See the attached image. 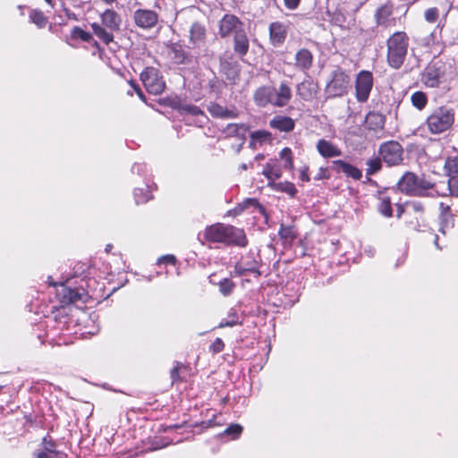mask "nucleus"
I'll list each match as a JSON object with an SVG mask.
<instances>
[{"label":"nucleus","instance_id":"f257e3e1","mask_svg":"<svg viewBox=\"0 0 458 458\" xmlns=\"http://www.w3.org/2000/svg\"><path fill=\"white\" fill-rule=\"evenodd\" d=\"M205 237L209 242L227 245L233 244L244 247L248 243L243 230L224 224H216L208 226L205 230Z\"/></svg>","mask_w":458,"mask_h":458},{"label":"nucleus","instance_id":"f03ea898","mask_svg":"<svg viewBox=\"0 0 458 458\" xmlns=\"http://www.w3.org/2000/svg\"><path fill=\"white\" fill-rule=\"evenodd\" d=\"M386 61L390 67L399 69L403 64L409 47V37L404 31H396L386 41Z\"/></svg>","mask_w":458,"mask_h":458},{"label":"nucleus","instance_id":"7ed1b4c3","mask_svg":"<svg viewBox=\"0 0 458 458\" xmlns=\"http://www.w3.org/2000/svg\"><path fill=\"white\" fill-rule=\"evenodd\" d=\"M101 24L93 22L90 27L93 33L106 45L114 41V32L120 30L122 18L113 9H106L100 15Z\"/></svg>","mask_w":458,"mask_h":458},{"label":"nucleus","instance_id":"20e7f679","mask_svg":"<svg viewBox=\"0 0 458 458\" xmlns=\"http://www.w3.org/2000/svg\"><path fill=\"white\" fill-rule=\"evenodd\" d=\"M454 122V113L445 106L435 110L428 118V130L432 133H441L448 130Z\"/></svg>","mask_w":458,"mask_h":458},{"label":"nucleus","instance_id":"39448f33","mask_svg":"<svg viewBox=\"0 0 458 458\" xmlns=\"http://www.w3.org/2000/svg\"><path fill=\"white\" fill-rule=\"evenodd\" d=\"M350 77L342 69L333 72L331 81L327 84L326 94L328 98L342 97L347 93Z\"/></svg>","mask_w":458,"mask_h":458},{"label":"nucleus","instance_id":"423d86ee","mask_svg":"<svg viewBox=\"0 0 458 458\" xmlns=\"http://www.w3.org/2000/svg\"><path fill=\"white\" fill-rule=\"evenodd\" d=\"M140 80L148 92L151 94L159 95L165 89V81L159 75L158 71L153 67L146 68L140 73Z\"/></svg>","mask_w":458,"mask_h":458},{"label":"nucleus","instance_id":"0eeeda50","mask_svg":"<svg viewBox=\"0 0 458 458\" xmlns=\"http://www.w3.org/2000/svg\"><path fill=\"white\" fill-rule=\"evenodd\" d=\"M373 86V76L369 71H361L358 73L355 81L356 98L359 102H366Z\"/></svg>","mask_w":458,"mask_h":458},{"label":"nucleus","instance_id":"6e6552de","mask_svg":"<svg viewBox=\"0 0 458 458\" xmlns=\"http://www.w3.org/2000/svg\"><path fill=\"white\" fill-rule=\"evenodd\" d=\"M379 152L383 160L388 165H395L402 161L403 148L395 141H389L381 145Z\"/></svg>","mask_w":458,"mask_h":458},{"label":"nucleus","instance_id":"1a4fd4ad","mask_svg":"<svg viewBox=\"0 0 458 458\" xmlns=\"http://www.w3.org/2000/svg\"><path fill=\"white\" fill-rule=\"evenodd\" d=\"M242 21L233 14H225L219 21V35L226 38L232 34L233 36L243 29Z\"/></svg>","mask_w":458,"mask_h":458},{"label":"nucleus","instance_id":"9d476101","mask_svg":"<svg viewBox=\"0 0 458 458\" xmlns=\"http://www.w3.org/2000/svg\"><path fill=\"white\" fill-rule=\"evenodd\" d=\"M133 21L139 28L150 30L157 24L158 14L152 10L139 9L133 13Z\"/></svg>","mask_w":458,"mask_h":458},{"label":"nucleus","instance_id":"9b49d317","mask_svg":"<svg viewBox=\"0 0 458 458\" xmlns=\"http://www.w3.org/2000/svg\"><path fill=\"white\" fill-rule=\"evenodd\" d=\"M318 85L310 77L296 86L297 95L305 101H310L316 96Z\"/></svg>","mask_w":458,"mask_h":458},{"label":"nucleus","instance_id":"f8f14e48","mask_svg":"<svg viewBox=\"0 0 458 458\" xmlns=\"http://www.w3.org/2000/svg\"><path fill=\"white\" fill-rule=\"evenodd\" d=\"M254 101L259 106L272 105L275 106L274 87L262 86L256 89L254 93Z\"/></svg>","mask_w":458,"mask_h":458},{"label":"nucleus","instance_id":"ddd939ff","mask_svg":"<svg viewBox=\"0 0 458 458\" xmlns=\"http://www.w3.org/2000/svg\"><path fill=\"white\" fill-rule=\"evenodd\" d=\"M235 273L238 276H245L248 273L254 274L257 277L260 276L259 262L253 257H247L235 265Z\"/></svg>","mask_w":458,"mask_h":458},{"label":"nucleus","instance_id":"4468645a","mask_svg":"<svg viewBox=\"0 0 458 458\" xmlns=\"http://www.w3.org/2000/svg\"><path fill=\"white\" fill-rule=\"evenodd\" d=\"M332 164L336 173H343L354 180H360L362 177L361 170L344 160H335Z\"/></svg>","mask_w":458,"mask_h":458},{"label":"nucleus","instance_id":"2eb2a0df","mask_svg":"<svg viewBox=\"0 0 458 458\" xmlns=\"http://www.w3.org/2000/svg\"><path fill=\"white\" fill-rule=\"evenodd\" d=\"M418 177L412 173H406L398 182L399 189L411 195H417L420 193V190L417 187Z\"/></svg>","mask_w":458,"mask_h":458},{"label":"nucleus","instance_id":"dca6fc26","mask_svg":"<svg viewBox=\"0 0 458 458\" xmlns=\"http://www.w3.org/2000/svg\"><path fill=\"white\" fill-rule=\"evenodd\" d=\"M275 106H285L292 98V89L286 82H281L278 89L274 88Z\"/></svg>","mask_w":458,"mask_h":458},{"label":"nucleus","instance_id":"f3484780","mask_svg":"<svg viewBox=\"0 0 458 458\" xmlns=\"http://www.w3.org/2000/svg\"><path fill=\"white\" fill-rule=\"evenodd\" d=\"M318 152L325 158L340 157L342 150L333 142L321 139L317 142Z\"/></svg>","mask_w":458,"mask_h":458},{"label":"nucleus","instance_id":"a211bd4d","mask_svg":"<svg viewBox=\"0 0 458 458\" xmlns=\"http://www.w3.org/2000/svg\"><path fill=\"white\" fill-rule=\"evenodd\" d=\"M406 210L410 215H414L417 223L413 227L417 230H422L426 227L425 219L423 218L424 207L420 202L411 201L406 204Z\"/></svg>","mask_w":458,"mask_h":458},{"label":"nucleus","instance_id":"6ab92c4d","mask_svg":"<svg viewBox=\"0 0 458 458\" xmlns=\"http://www.w3.org/2000/svg\"><path fill=\"white\" fill-rule=\"evenodd\" d=\"M313 64V55L309 49L301 48L295 55V67L302 72L310 70Z\"/></svg>","mask_w":458,"mask_h":458},{"label":"nucleus","instance_id":"aec40b11","mask_svg":"<svg viewBox=\"0 0 458 458\" xmlns=\"http://www.w3.org/2000/svg\"><path fill=\"white\" fill-rule=\"evenodd\" d=\"M249 38L244 30L233 36V50L239 56L242 57L246 55L249 51Z\"/></svg>","mask_w":458,"mask_h":458},{"label":"nucleus","instance_id":"412c9836","mask_svg":"<svg viewBox=\"0 0 458 458\" xmlns=\"http://www.w3.org/2000/svg\"><path fill=\"white\" fill-rule=\"evenodd\" d=\"M269 125L280 131L289 132L294 129L295 122L291 117L277 115L269 122Z\"/></svg>","mask_w":458,"mask_h":458},{"label":"nucleus","instance_id":"4be33fe9","mask_svg":"<svg viewBox=\"0 0 458 458\" xmlns=\"http://www.w3.org/2000/svg\"><path fill=\"white\" fill-rule=\"evenodd\" d=\"M269 35L271 43L274 46L281 45L286 37V30L280 22H273L269 26Z\"/></svg>","mask_w":458,"mask_h":458},{"label":"nucleus","instance_id":"5701e85b","mask_svg":"<svg viewBox=\"0 0 458 458\" xmlns=\"http://www.w3.org/2000/svg\"><path fill=\"white\" fill-rule=\"evenodd\" d=\"M205 27L199 22L193 23L190 30V42L195 47H199L205 42Z\"/></svg>","mask_w":458,"mask_h":458},{"label":"nucleus","instance_id":"b1692460","mask_svg":"<svg viewBox=\"0 0 458 458\" xmlns=\"http://www.w3.org/2000/svg\"><path fill=\"white\" fill-rule=\"evenodd\" d=\"M169 55L171 59L177 64H185L189 59L188 53L183 47L178 43H172L169 46Z\"/></svg>","mask_w":458,"mask_h":458},{"label":"nucleus","instance_id":"393cba45","mask_svg":"<svg viewBox=\"0 0 458 458\" xmlns=\"http://www.w3.org/2000/svg\"><path fill=\"white\" fill-rule=\"evenodd\" d=\"M439 78L440 72L435 65H428L422 74V81L430 88H435L438 85Z\"/></svg>","mask_w":458,"mask_h":458},{"label":"nucleus","instance_id":"a878e982","mask_svg":"<svg viewBox=\"0 0 458 458\" xmlns=\"http://www.w3.org/2000/svg\"><path fill=\"white\" fill-rule=\"evenodd\" d=\"M440 209H441V214H440V217H439V219H440L439 231L443 234H445L446 230L453 227L454 219H453V216L451 214V209H450L449 206H446L444 203H441Z\"/></svg>","mask_w":458,"mask_h":458},{"label":"nucleus","instance_id":"bb28decb","mask_svg":"<svg viewBox=\"0 0 458 458\" xmlns=\"http://www.w3.org/2000/svg\"><path fill=\"white\" fill-rule=\"evenodd\" d=\"M272 140V134L264 130L256 131L250 133V147L253 149L257 148V146H261L266 142Z\"/></svg>","mask_w":458,"mask_h":458},{"label":"nucleus","instance_id":"cd10ccee","mask_svg":"<svg viewBox=\"0 0 458 458\" xmlns=\"http://www.w3.org/2000/svg\"><path fill=\"white\" fill-rule=\"evenodd\" d=\"M208 112L216 118H235L238 115L235 110H230L218 104H211L208 106Z\"/></svg>","mask_w":458,"mask_h":458},{"label":"nucleus","instance_id":"c85d7f7f","mask_svg":"<svg viewBox=\"0 0 458 458\" xmlns=\"http://www.w3.org/2000/svg\"><path fill=\"white\" fill-rule=\"evenodd\" d=\"M248 130L249 127L245 123H229L224 132L229 137H244Z\"/></svg>","mask_w":458,"mask_h":458},{"label":"nucleus","instance_id":"c756f323","mask_svg":"<svg viewBox=\"0 0 458 458\" xmlns=\"http://www.w3.org/2000/svg\"><path fill=\"white\" fill-rule=\"evenodd\" d=\"M62 301L64 303H74L77 301L82 300L83 294L76 290L66 288L62 284Z\"/></svg>","mask_w":458,"mask_h":458},{"label":"nucleus","instance_id":"7c9ffc66","mask_svg":"<svg viewBox=\"0 0 458 458\" xmlns=\"http://www.w3.org/2000/svg\"><path fill=\"white\" fill-rule=\"evenodd\" d=\"M262 174L268 180V182H272L282 176V172L278 166L267 163L264 167Z\"/></svg>","mask_w":458,"mask_h":458},{"label":"nucleus","instance_id":"2f4dec72","mask_svg":"<svg viewBox=\"0 0 458 458\" xmlns=\"http://www.w3.org/2000/svg\"><path fill=\"white\" fill-rule=\"evenodd\" d=\"M392 14V8L388 5H383L379 7L375 14L376 21L378 25L386 26L388 19Z\"/></svg>","mask_w":458,"mask_h":458},{"label":"nucleus","instance_id":"473e14b6","mask_svg":"<svg viewBox=\"0 0 458 458\" xmlns=\"http://www.w3.org/2000/svg\"><path fill=\"white\" fill-rule=\"evenodd\" d=\"M267 186L272 188V189H274V190L286 192V193H288L289 195H291L293 197L297 192V190H296L294 184L292 183V182H278V183L276 182H268Z\"/></svg>","mask_w":458,"mask_h":458},{"label":"nucleus","instance_id":"72a5a7b5","mask_svg":"<svg viewBox=\"0 0 458 458\" xmlns=\"http://www.w3.org/2000/svg\"><path fill=\"white\" fill-rule=\"evenodd\" d=\"M365 123L369 129L376 130L383 127L385 120L384 117L377 113H369L366 116Z\"/></svg>","mask_w":458,"mask_h":458},{"label":"nucleus","instance_id":"f704fd0d","mask_svg":"<svg viewBox=\"0 0 458 458\" xmlns=\"http://www.w3.org/2000/svg\"><path fill=\"white\" fill-rule=\"evenodd\" d=\"M210 283L213 284H217L219 287V292L224 296L230 295L235 287L234 283L232 280H230L229 278H224L221 281H219L218 283H215L212 279H210Z\"/></svg>","mask_w":458,"mask_h":458},{"label":"nucleus","instance_id":"c9c22d12","mask_svg":"<svg viewBox=\"0 0 458 458\" xmlns=\"http://www.w3.org/2000/svg\"><path fill=\"white\" fill-rule=\"evenodd\" d=\"M30 22L37 25L39 29L44 28L47 23V19L39 10H32L30 13Z\"/></svg>","mask_w":458,"mask_h":458},{"label":"nucleus","instance_id":"e433bc0d","mask_svg":"<svg viewBox=\"0 0 458 458\" xmlns=\"http://www.w3.org/2000/svg\"><path fill=\"white\" fill-rule=\"evenodd\" d=\"M446 175L452 177V174H458V156L446 158L444 165Z\"/></svg>","mask_w":458,"mask_h":458},{"label":"nucleus","instance_id":"4c0bfd02","mask_svg":"<svg viewBox=\"0 0 458 458\" xmlns=\"http://www.w3.org/2000/svg\"><path fill=\"white\" fill-rule=\"evenodd\" d=\"M412 105L419 110L423 109L428 102L427 96L422 91H416L411 98Z\"/></svg>","mask_w":458,"mask_h":458},{"label":"nucleus","instance_id":"58836bf2","mask_svg":"<svg viewBox=\"0 0 458 458\" xmlns=\"http://www.w3.org/2000/svg\"><path fill=\"white\" fill-rule=\"evenodd\" d=\"M280 158L284 160V168L292 170L293 168V152L289 148H284L280 151Z\"/></svg>","mask_w":458,"mask_h":458},{"label":"nucleus","instance_id":"ea45409f","mask_svg":"<svg viewBox=\"0 0 458 458\" xmlns=\"http://www.w3.org/2000/svg\"><path fill=\"white\" fill-rule=\"evenodd\" d=\"M279 235L282 239L292 242L296 237V232L293 226L282 225L279 230Z\"/></svg>","mask_w":458,"mask_h":458},{"label":"nucleus","instance_id":"a19ab883","mask_svg":"<svg viewBox=\"0 0 458 458\" xmlns=\"http://www.w3.org/2000/svg\"><path fill=\"white\" fill-rule=\"evenodd\" d=\"M378 211L385 216L389 217L392 216V204L388 197H383L380 199Z\"/></svg>","mask_w":458,"mask_h":458},{"label":"nucleus","instance_id":"79ce46f5","mask_svg":"<svg viewBox=\"0 0 458 458\" xmlns=\"http://www.w3.org/2000/svg\"><path fill=\"white\" fill-rule=\"evenodd\" d=\"M239 324V317L237 313L231 310L228 313L227 317L219 323V327H233L235 325Z\"/></svg>","mask_w":458,"mask_h":458},{"label":"nucleus","instance_id":"37998d69","mask_svg":"<svg viewBox=\"0 0 458 458\" xmlns=\"http://www.w3.org/2000/svg\"><path fill=\"white\" fill-rule=\"evenodd\" d=\"M242 432V427L240 424H232L225 429L223 436H228L231 439L238 438Z\"/></svg>","mask_w":458,"mask_h":458},{"label":"nucleus","instance_id":"c03bdc74","mask_svg":"<svg viewBox=\"0 0 458 458\" xmlns=\"http://www.w3.org/2000/svg\"><path fill=\"white\" fill-rule=\"evenodd\" d=\"M134 198L136 203L140 204L145 203L152 199V195L148 190L139 188L134 190Z\"/></svg>","mask_w":458,"mask_h":458},{"label":"nucleus","instance_id":"a18cd8bd","mask_svg":"<svg viewBox=\"0 0 458 458\" xmlns=\"http://www.w3.org/2000/svg\"><path fill=\"white\" fill-rule=\"evenodd\" d=\"M368 168L366 173L368 175H372L381 168V160L377 157L370 158L366 162Z\"/></svg>","mask_w":458,"mask_h":458},{"label":"nucleus","instance_id":"49530a36","mask_svg":"<svg viewBox=\"0 0 458 458\" xmlns=\"http://www.w3.org/2000/svg\"><path fill=\"white\" fill-rule=\"evenodd\" d=\"M250 206H254L259 208H262L256 199H246L244 201H242L235 208L234 212L236 214H240L241 212H242Z\"/></svg>","mask_w":458,"mask_h":458},{"label":"nucleus","instance_id":"de8ad7c7","mask_svg":"<svg viewBox=\"0 0 458 458\" xmlns=\"http://www.w3.org/2000/svg\"><path fill=\"white\" fill-rule=\"evenodd\" d=\"M43 446L45 449V453H49L55 454V458H61L62 454L55 449V443L47 439V437L43 438Z\"/></svg>","mask_w":458,"mask_h":458},{"label":"nucleus","instance_id":"09e8293b","mask_svg":"<svg viewBox=\"0 0 458 458\" xmlns=\"http://www.w3.org/2000/svg\"><path fill=\"white\" fill-rule=\"evenodd\" d=\"M72 36L81 39L84 42H89L92 39V35L89 32L83 30L80 27H75L72 30Z\"/></svg>","mask_w":458,"mask_h":458},{"label":"nucleus","instance_id":"8fccbe9b","mask_svg":"<svg viewBox=\"0 0 458 458\" xmlns=\"http://www.w3.org/2000/svg\"><path fill=\"white\" fill-rule=\"evenodd\" d=\"M438 15V10L436 7L427 9L424 13L426 21L431 23L437 20Z\"/></svg>","mask_w":458,"mask_h":458},{"label":"nucleus","instance_id":"3c124183","mask_svg":"<svg viewBox=\"0 0 458 458\" xmlns=\"http://www.w3.org/2000/svg\"><path fill=\"white\" fill-rule=\"evenodd\" d=\"M417 187L420 190V193L418 195H423L425 191L431 189L433 187V184L428 180L418 178Z\"/></svg>","mask_w":458,"mask_h":458},{"label":"nucleus","instance_id":"603ef678","mask_svg":"<svg viewBox=\"0 0 458 458\" xmlns=\"http://www.w3.org/2000/svg\"><path fill=\"white\" fill-rule=\"evenodd\" d=\"M448 187L451 194L458 197V176H452L448 180Z\"/></svg>","mask_w":458,"mask_h":458},{"label":"nucleus","instance_id":"864d4df0","mask_svg":"<svg viewBox=\"0 0 458 458\" xmlns=\"http://www.w3.org/2000/svg\"><path fill=\"white\" fill-rule=\"evenodd\" d=\"M225 344L221 338H216L209 349L213 353H219L224 350Z\"/></svg>","mask_w":458,"mask_h":458},{"label":"nucleus","instance_id":"5fc2aeb1","mask_svg":"<svg viewBox=\"0 0 458 458\" xmlns=\"http://www.w3.org/2000/svg\"><path fill=\"white\" fill-rule=\"evenodd\" d=\"M176 258L174 255H165L158 259V264H172L174 265Z\"/></svg>","mask_w":458,"mask_h":458},{"label":"nucleus","instance_id":"6e6d98bb","mask_svg":"<svg viewBox=\"0 0 458 458\" xmlns=\"http://www.w3.org/2000/svg\"><path fill=\"white\" fill-rule=\"evenodd\" d=\"M184 110L187 111L188 113L191 114L192 115H199V114H201L203 115V112L196 106H186L184 107Z\"/></svg>","mask_w":458,"mask_h":458},{"label":"nucleus","instance_id":"4d7b16f0","mask_svg":"<svg viewBox=\"0 0 458 458\" xmlns=\"http://www.w3.org/2000/svg\"><path fill=\"white\" fill-rule=\"evenodd\" d=\"M182 364L180 363H177L176 366L172 369L171 371V378L173 380V382H175L179 379V371H180V369L182 368Z\"/></svg>","mask_w":458,"mask_h":458},{"label":"nucleus","instance_id":"13d9d810","mask_svg":"<svg viewBox=\"0 0 458 458\" xmlns=\"http://www.w3.org/2000/svg\"><path fill=\"white\" fill-rule=\"evenodd\" d=\"M301 0H284V5L289 10H294L298 7Z\"/></svg>","mask_w":458,"mask_h":458},{"label":"nucleus","instance_id":"bf43d9fd","mask_svg":"<svg viewBox=\"0 0 458 458\" xmlns=\"http://www.w3.org/2000/svg\"><path fill=\"white\" fill-rule=\"evenodd\" d=\"M329 177L327 174V170L326 168L321 167L317 174V175L314 177L315 180H322V179H327Z\"/></svg>","mask_w":458,"mask_h":458},{"label":"nucleus","instance_id":"052dcab7","mask_svg":"<svg viewBox=\"0 0 458 458\" xmlns=\"http://www.w3.org/2000/svg\"><path fill=\"white\" fill-rule=\"evenodd\" d=\"M308 167L304 166L300 170V179L302 182H309L310 180L309 174H308Z\"/></svg>","mask_w":458,"mask_h":458},{"label":"nucleus","instance_id":"680f3d73","mask_svg":"<svg viewBox=\"0 0 458 458\" xmlns=\"http://www.w3.org/2000/svg\"><path fill=\"white\" fill-rule=\"evenodd\" d=\"M37 458H55V456L53 454L45 453V452H39L38 454Z\"/></svg>","mask_w":458,"mask_h":458},{"label":"nucleus","instance_id":"e2e57ef3","mask_svg":"<svg viewBox=\"0 0 458 458\" xmlns=\"http://www.w3.org/2000/svg\"><path fill=\"white\" fill-rule=\"evenodd\" d=\"M132 87L134 88V89L136 90L138 96L141 98V99H144V96H143V93L141 92V90L133 83H131Z\"/></svg>","mask_w":458,"mask_h":458},{"label":"nucleus","instance_id":"0e129e2a","mask_svg":"<svg viewBox=\"0 0 458 458\" xmlns=\"http://www.w3.org/2000/svg\"><path fill=\"white\" fill-rule=\"evenodd\" d=\"M131 169H132V172H135L137 170V173H140V169H141V165L135 164V165H133Z\"/></svg>","mask_w":458,"mask_h":458},{"label":"nucleus","instance_id":"69168bd1","mask_svg":"<svg viewBox=\"0 0 458 458\" xmlns=\"http://www.w3.org/2000/svg\"><path fill=\"white\" fill-rule=\"evenodd\" d=\"M365 251L368 253V256L372 257L374 255L375 250L372 249L365 250Z\"/></svg>","mask_w":458,"mask_h":458},{"label":"nucleus","instance_id":"338daca9","mask_svg":"<svg viewBox=\"0 0 458 458\" xmlns=\"http://www.w3.org/2000/svg\"><path fill=\"white\" fill-rule=\"evenodd\" d=\"M106 4H112L116 2V0H102Z\"/></svg>","mask_w":458,"mask_h":458},{"label":"nucleus","instance_id":"774afa93","mask_svg":"<svg viewBox=\"0 0 458 458\" xmlns=\"http://www.w3.org/2000/svg\"><path fill=\"white\" fill-rule=\"evenodd\" d=\"M397 210H398V215L397 216H400L401 214L403 212V209L402 206H398L397 207Z\"/></svg>","mask_w":458,"mask_h":458}]
</instances>
